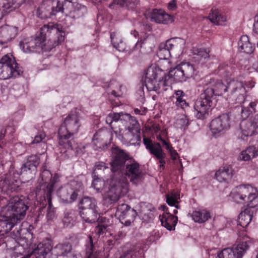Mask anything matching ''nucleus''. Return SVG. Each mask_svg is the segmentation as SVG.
Returning a JSON list of instances; mask_svg holds the SVG:
<instances>
[{"mask_svg": "<svg viewBox=\"0 0 258 258\" xmlns=\"http://www.w3.org/2000/svg\"><path fill=\"white\" fill-rule=\"evenodd\" d=\"M233 175V169L230 166H225L218 170L215 178L220 182H228Z\"/></svg>", "mask_w": 258, "mask_h": 258, "instance_id": "c85d7f7f", "label": "nucleus"}, {"mask_svg": "<svg viewBox=\"0 0 258 258\" xmlns=\"http://www.w3.org/2000/svg\"><path fill=\"white\" fill-rule=\"evenodd\" d=\"M111 20V16L110 15L106 16L105 18H104V16H103L100 13H99L97 16V20H98V22H99V23L101 22V21H103L104 23H107V22L110 21Z\"/></svg>", "mask_w": 258, "mask_h": 258, "instance_id": "13d9d810", "label": "nucleus"}, {"mask_svg": "<svg viewBox=\"0 0 258 258\" xmlns=\"http://www.w3.org/2000/svg\"><path fill=\"white\" fill-rule=\"evenodd\" d=\"M49 32L51 33H56L57 35L58 44L61 43L64 41L65 39V32L62 30L61 26L56 25V26L50 28V26L49 25Z\"/></svg>", "mask_w": 258, "mask_h": 258, "instance_id": "37998d69", "label": "nucleus"}, {"mask_svg": "<svg viewBox=\"0 0 258 258\" xmlns=\"http://www.w3.org/2000/svg\"><path fill=\"white\" fill-rule=\"evenodd\" d=\"M59 177L58 175H55L52 178L51 183L49 182V195L50 194L51 190H53L56 188L58 186V182L59 181Z\"/></svg>", "mask_w": 258, "mask_h": 258, "instance_id": "5fc2aeb1", "label": "nucleus"}, {"mask_svg": "<svg viewBox=\"0 0 258 258\" xmlns=\"http://www.w3.org/2000/svg\"><path fill=\"white\" fill-rule=\"evenodd\" d=\"M183 92L181 90H178L173 95V98L176 99L175 104L176 106L184 108L187 106L185 100L183 99Z\"/></svg>", "mask_w": 258, "mask_h": 258, "instance_id": "c03bdc74", "label": "nucleus"}, {"mask_svg": "<svg viewBox=\"0 0 258 258\" xmlns=\"http://www.w3.org/2000/svg\"><path fill=\"white\" fill-rule=\"evenodd\" d=\"M230 117L228 114H223L213 119L210 123V130L214 135L223 133L230 127Z\"/></svg>", "mask_w": 258, "mask_h": 258, "instance_id": "dca6fc26", "label": "nucleus"}, {"mask_svg": "<svg viewBox=\"0 0 258 258\" xmlns=\"http://www.w3.org/2000/svg\"><path fill=\"white\" fill-rule=\"evenodd\" d=\"M62 222L64 226L72 227L76 222V217L72 213H66L64 214Z\"/></svg>", "mask_w": 258, "mask_h": 258, "instance_id": "49530a36", "label": "nucleus"}, {"mask_svg": "<svg viewBox=\"0 0 258 258\" xmlns=\"http://www.w3.org/2000/svg\"><path fill=\"white\" fill-rule=\"evenodd\" d=\"M111 116L113 118V121L115 122L118 121L120 120L122 123V120L126 121H134L133 117L130 114L127 113H123L122 112L120 113H110Z\"/></svg>", "mask_w": 258, "mask_h": 258, "instance_id": "a18cd8bd", "label": "nucleus"}, {"mask_svg": "<svg viewBox=\"0 0 258 258\" xmlns=\"http://www.w3.org/2000/svg\"><path fill=\"white\" fill-rule=\"evenodd\" d=\"M252 219V214L248 210L241 212L238 216V223L242 227H246Z\"/></svg>", "mask_w": 258, "mask_h": 258, "instance_id": "a19ab883", "label": "nucleus"}, {"mask_svg": "<svg viewBox=\"0 0 258 258\" xmlns=\"http://www.w3.org/2000/svg\"><path fill=\"white\" fill-rule=\"evenodd\" d=\"M73 135L67 133L66 128L62 126L58 130V143L60 146L66 149H73L72 141L70 138Z\"/></svg>", "mask_w": 258, "mask_h": 258, "instance_id": "2f4dec72", "label": "nucleus"}, {"mask_svg": "<svg viewBox=\"0 0 258 258\" xmlns=\"http://www.w3.org/2000/svg\"><path fill=\"white\" fill-rule=\"evenodd\" d=\"M158 55L161 59L167 60L169 56H173L169 49L166 48L164 44V48H160L158 52Z\"/></svg>", "mask_w": 258, "mask_h": 258, "instance_id": "603ef678", "label": "nucleus"}, {"mask_svg": "<svg viewBox=\"0 0 258 258\" xmlns=\"http://www.w3.org/2000/svg\"><path fill=\"white\" fill-rule=\"evenodd\" d=\"M163 213L159 216L162 225L168 230H174L178 220L177 217L169 213L165 206H163Z\"/></svg>", "mask_w": 258, "mask_h": 258, "instance_id": "5701e85b", "label": "nucleus"}, {"mask_svg": "<svg viewBox=\"0 0 258 258\" xmlns=\"http://www.w3.org/2000/svg\"><path fill=\"white\" fill-rule=\"evenodd\" d=\"M11 181L9 179L8 177H6L4 179L0 181V186H1L2 190H7L9 185L11 184Z\"/></svg>", "mask_w": 258, "mask_h": 258, "instance_id": "6e6d98bb", "label": "nucleus"}, {"mask_svg": "<svg viewBox=\"0 0 258 258\" xmlns=\"http://www.w3.org/2000/svg\"><path fill=\"white\" fill-rule=\"evenodd\" d=\"M197 56H201V59H206V58L209 57V54L206 51L201 50L198 52Z\"/></svg>", "mask_w": 258, "mask_h": 258, "instance_id": "0e129e2a", "label": "nucleus"}, {"mask_svg": "<svg viewBox=\"0 0 258 258\" xmlns=\"http://www.w3.org/2000/svg\"><path fill=\"white\" fill-rule=\"evenodd\" d=\"M47 2L44 1L37 9L38 16L42 19L47 18Z\"/></svg>", "mask_w": 258, "mask_h": 258, "instance_id": "8fccbe9b", "label": "nucleus"}, {"mask_svg": "<svg viewBox=\"0 0 258 258\" xmlns=\"http://www.w3.org/2000/svg\"><path fill=\"white\" fill-rule=\"evenodd\" d=\"M166 202L170 206H174L176 209L179 208L178 204L180 201L179 191L173 190L166 196Z\"/></svg>", "mask_w": 258, "mask_h": 258, "instance_id": "ea45409f", "label": "nucleus"}, {"mask_svg": "<svg viewBox=\"0 0 258 258\" xmlns=\"http://www.w3.org/2000/svg\"><path fill=\"white\" fill-rule=\"evenodd\" d=\"M137 4V0H113L109 5L111 9L117 10L124 6L128 8L133 9L135 5Z\"/></svg>", "mask_w": 258, "mask_h": 258, "instance_id": "e433bc0d", "label": "nucleus"}, {"mask_svg": "<svg viewBox=\"0 0 258 258\" xmlns=\"http://www.w3.org/2000/svg\"><path fill=\"white\" fill-rule=\"evenodd\" d=\"M210 21L216 25H224L227 21V16L223 14L221 10L212 9L209 15Z\"/></svg>", "mask_w": 258, "mask_h": 258, "instance_id": "473e14b6", "label": "nucleus"}, {"mask_svg": "<svg viewBox=\"0 0 258 258\" xmlns=\"http://www.w3.org/2000/svg\"><path fill=\"white\" fill-rule=\"evenodd\" d=\"M102 169L103 170H107V171H109V169L108 167H106L104 163L100 162H97L94 167V171Z\"/></svg>", "mask_w": 258, "mask_h": 258, "instance_id": "4d7b16f0", "label": "nucleus"}, {"mask_svg": "<svg viewBox=\"0 0 258 258\" xmlns=\"http://www.w3.org/2000/svg\"><path fill=\"white\" fill-rule=\"evenodd\" d=\"M111 136L112 134L106 130H101L97 132L94 135L92 142L94 145L97 146L99 144L98 147H101V144H106L108 139L110 141Z\"/></svg>", "mask_w": 258, "mask_h": 258, "instance_id": "72a5a7b5", "label": "nucleus"}, {"mask_svg": "<svg viewBox=\"0 0 258 258\" xmlns=\"http://www.w3.org/2000/svg\"><path fill=\"white\" fill-rule=\"evenodd\" d=\"M39 164V158L36 155H31L27 157L26 162L23 164L21 168V175L24 177V174L27 171L31 173V170H34Z\"/></svg>", "mask_w": 258, "mask_h": 258, "instance_id": "7c9ffc66", "label": "nucleus"}, {"mask_svg": "<svg viewBox=\"0 0 258 258\" xmlns=\"http://www.w3.org/2000/svg\"><path fill=\"white\" fill-rule=\"evenodd\" d=\"M258 156V146H249L243 150L238 155L239 161H250Z\"/></svg>", "mask_w": 258, "mask_h": 258, "instance_id": "cd10ccee", "label": "nucleus"}, {"mask_svg": "<svg viewBox=\"0 0 258 258\" xmlns=\"http://www.w3.org/2000/svg\"><path fill=\"white\" fill-rule=\"evenodd\" d=\"M244 118L240 122L236 134L239 140L247 142L250 137L258 133V114L252 118Z\"/></svg>", "mask_w": 258, "mask_h": 258, "instance_id": "1a4fd4ad", "label": "nucleus"}, {"mask_svg": "<svg viewBox=\"0 0 258 258\" xmlns=\"http://www.w3.org/2000/svg\"><path fill=\"white\" fill-rule=\"evenodd\" d=\"M152 130L156 133H158L161 132V133H160L159 135L157 136V140H160L162 142L163 145L165 146V149L170 153L171 157L172 159L176 160L177 159L178 157V154L176 151L173 149L169 143L162 139L161 137V134L163 136H166V131L165 130L161 131V128L158 124H153L152 126Z\"/></svg>", "mask_w": 258, "mask_h": 258, "instance_id": "a878e982", "label": "nucleus"}, {"mask_svg": "<svg viewBox=\"0 0 258 258\" xmlns=\"http://www.w3.org/2000/svg\"><path fill=\"white\" fill-rule=\"evenodd\" d=\"M81 119L82 117L79 111L77 109L72 110L66 117L60 127L63 126L66 128L67 133L73 135L78 132L81 125L80 122Z\"/></svg>", "mask_w": 258, "mask_h": 258, "instance_id": "f8f14e48", "label": "nucleus"}, {"mask_svg": "<svg viewBox=\"0 0 258 258\" xmlns=\"http://www.w3.org/2000/svg\"><path fill=\"white\" fill-rule=\"evenodd\" d=\"M230 196L233 201L249 208L258 205V190L250 184H241L235 187Z\"/></svg>", "mask_w": 258, "mask_h": 258, "instance_id": "39448f33", "label": "nucleus"}, {"mask_svg": "<svg viewBox=\"0 0 258 258\" xmlns=\"http://www.w3.org/2000/svg\"><path fill=\"white\" fill-rule=\"evenodd\" d=\"M48 32V24H45L35 37L25 38L20 41V48L25 53L46 52L48 49L46 40Z\"/></svg>", "mask_w": 258, "mask_h": 258, "instance_id": "20e7f679", "label": "nucleus"}, {"mask_svg": "<svg viewBox=\"0 0 258 258\" xmlns=\"http://www.w3.org/2000/svg\"><path fill=\"white\" fill-rule=\"evenodd\" d=\"M149 17L152 21L157 23L168 24L172 23L174 20L173 16L162 10H153Z\"/></svg>", "mask_w": 258, "mask_h": 258, "instance_id": "393cba45", "label": "nucleus"}, {"mask_svg": "<svg viewBox=\"0 0 258 258\" xmlns=\"http://www.w3.org/2000/svg\"><path fill=\"white\" fill-rule=\"evenodd\" d=\"M228 88L230 97L233 100L240 104L243 102L246 91L243 82L237 80H231L228 83Z\"/></svg>", "mask_w": 258, "mask_h": 258, "instance_id": "ddd939ff", "label": "nucleus"}, {"mask_svg": "<svg viewBox=\"0 0 258 258\" xmlns=\"http://www.w3.org/2000/svg\"><path fill=\"white\" fill-rule=\"evenodd\" d=\"M214 94L216 95H221L228 91V85L224 84L223 82H219L216 85L215 90L213 89Z\"/></svg>", "mask_w": 258, "mask_h": 258, "instance_id": "3c124183", "label": "nucleus"}, {"mask_svg": "<svg viewBox=\"0 0 258 258\" xmlns=\"http://www.w3.org/2000/svg\"><path fill=\"white\" fill-rule=\"evenodd\" d=\"M50 251L51 254L57 256H66L67 258H78V256L71 252V245L69 243L58 244L51 250L49 249V252Z\"/></svg>", "mask_w": 258, "mask_h": 258, "instance_id": "bb28decb", "label": "nucleus"}, {"mask_svg": "<svg viewBox=\"0 0 258 258\" xmlns=\"http://www.w3.org/2000/svg\"><path fill=\"white\" fill-rule=\"evenodd\" d=\"M239 49L246 53H251L254 49V45L250 42L247 35H242L238 42Z\"/></svg>", "mask_w": 258, "mask_h": 258, "instance_id": "f704fd0d", "label": "nucleus"}, {"mask_svg": "<svg viewBox=\"0 0 258 258\" xmlns=\"http://www.w3.org/2000/svg\"><path fill=\"white\" fill-rule=\"evenodd\" d=\"M195 70L192 64L182 62L165 75L158 66L152 64L144 71L143 79L148 91L160 93L166 90L172 81L185 82L192 77Z\"/></svg>", "mask_w": 258, "mask_h": 258, "instance_id": "f257e3e1", "label": "nucleus"}, {"mask_svg": "<svg viewBox=\"0 0 258 258\" xmlns=\"http://www.w3.org/2000/svg\"><path fill=\"white\" fill-rule=\"evenodd\" d=\"M126 175L133 183H137L141 181L143 177V173L140 169L139 164L133 162L127 164L126 166Z\"/></svg>", "mask_w": 258, "mask_h": 258, "instance_id": "4be33fe9", "label": "nucleus"}, {"mask_svg": "<svg viewBox=\"0 0 258 258\" xmlns=\"http://www.w3.org/2000/svg\"><path fill=\"white\" fill-rule=\"evenodd\" d=\"M167 8H168V9L170 11L175 10L177 8L176 0L171 1L168 3Z\"/></svg>", "mask_w": 258, "mask_h": 258, "instance_id": "680f3d73", "label": "nucleus"}, {"mask_svg": "<svg viewBox=\"0 0 258 258\" xmlns=\"http://www.w3.org/2000/svg\"><path fill=\"white\" fill-rule=\"evenodd\" d=\"M112 154L111 170L112 172L115 173L121 170L125 161L128 158V155L123 150L117 147L112 149Z\"/></svg>", "mask_w": 258, "mask_h": 258, "instance_id": "6ab92c4d", "label": "nucleus"}, {"mask_svg": "<svg viewBox=\"0 0 258 258\" xmlns=\"http://www.w3.org/2000/svg\"><path fill=\"white\" fill-rule=\"evenodd\" d=\"M45 137V135L43 133H40L39 135L35 137L34 139L31 142V144L39 143L41 142Z\"/></svg>", "mask_w": 258, "mask_h": 258, "instance_id": "bf43d9fd", "label": "nucleus"}, {"mask_svg": "<svg viewBox=\"0 0 258 258\" xmlns=\"http://www.w3.org/2000/svg\"><path fill=\"white\" fill-rule=\"evenodd\" d=\"M18 33V28L16 27L8 25L0 27V42L2 44L7 43L14 39Z\"/></svg>", "mask_w": 258, "mask_h": 258, "instance_id": "b1692460", "label": "nucleus"}, {"mask_svg": "<svg viewBox=\"0 0 258 258\" xmlns=\"http://www.w3.org/2000/svg\"><path fill=\"white\" fill-rule=\"evenodd\" d=\"M188 124V119L185 115L181 114L179 115L174 123V125L177 128L184 129Z\"/></svg>", "mask_w": 258, "mask_h": 258, "instance_id": "de8ad7c7", "label": "nucleus"}, {"mask_svg": "<svg viewBox=\"0 0 258 258\" xmlns=\"http://www.w3.org/2000/svg\"><path fill=\"white\" fill-rule=\"evenodd\" d=\"M28 207L19 197L15 196L10 199L8 204L3 206L0 212L2 219L1 225L10 231L15 224L24 219Z\"/></svg>", "mask_w": 258, "mask_h": 258, "instance_id": "7ed1b4c3", "label": "nucleus"}, {"mask_svg": "<svg viewBox=\"0 0 258 258\" xmlns=\"http://www.w3.org/2000/svg\"><path fill=\"white\" fill-rule=\"evenodd\" d=\"M110 38L111 43L114 48L119 51L125 52L127 53H131L136 49H140L142 47L143 44H144V42H142V40H140L136 43V45L133 48H131L130 46H127L126 44L121 40L119 37L111 34Z\"/></svg>", "mask_w": 258, "mask_h": 258, "instance_id": "412c9836", "label": "nucleus"}, {"mask_svg": "<svg viewBox=\"0 0 258 258\" xmlns=\"http://www.w3.org/2000/svg\"><path fill=\"white\" fill-rule=\"evenodd\" d=\"M92 186L103 196V200L108 204L116 202L121 195L128 190V182L126 180H117L113 179L106 181L94 175L92 183Z\"/></svg>", "mask_w": 258, "mask_h": 258, "instance_id": "f03ea898", "label": "nucleus"}, {"mask_svg": "<svg viewBox=\"0 0 258 258\" xmlns=\"http://www.w3.org/2000/svg\"><path fill=\"white\" fill-rule=\"evenodd\" d=\"M133 123V125L132 126H128V133L131 134L136 139L139 140L140 139V134L139 124L136 121L135 122H130V123Z\"/></svg>", "mask_w": 258, "mask_h": 258, "instance_id": "09e8293b", "label": "nucleus"}, {"mask_svg": "<svg viewBox=\"0 0 258 258\" xmlns=\"http://www.w3.org/2000/svg\"><path fill=\"white\" fill-rule=\"evenodd\" d=\"M42 245L39 244L37 246L38 249H36L34 251V253H36L37 251L38 254H40L38 257L36 258H45L47 254V251L46 248L42 249Z\"/></svg>", "mask_w": 258, "mask_h": 258, "instance_id": "864d4df0", "label": "nucleus"}, {"mask_svg": "<svg viewBox=\"0 0 258 258\" xmlns=\"http://www.w3.org/2000/svg\"><path fill=\"white\" fill-rule=\"evenodd\" d=\"M115 215L122 224L128 226L134 221L137 216V212L127 205L122 204L118 206Z\"/></svg>", "mask_w": 258, "mask_h": 258, "instance_id": "2eb2a0df", "label": "nucleus"}, {"mask_svg": "<svg viewBox=\"0 0 258 258\" xmlns=\"http://www.w3.org/2000/svg\"><path fill=\"white\" fill-rule=\"evenodd\" d=\"M81 182L73 181L70 182V185L62 188L59 190L58 194L65 202L72 203L74 201L78 196L77 192L82 189Z\"/></svg>", "mask_w": 258, "mask_h": 258, "instance_id": "4468645a", "label": "nucleus"}, {"mask_svg": "<svg viewBox=\"0 0 258 258\" xmlns=\"http://www.w3.org/2000/svg\"><path fill=\"white\" fill-rule=\"evenodd\" d=\"M41 178L43 182L40 186V191L38 195H40L39 202L41 207H45L48 204V183L47 177V165L45 163L41 168Z\"/></svg>", "mask_w": 258, "mask_h": 258, "instance_id": "f3484780", "label": "nucleus"}, {"mask_svg": "<svg viewBox=\"0 0 258 258\" xmlns=\"http://www.w3.org/2000/svg\"><path fill=\"white\" fill-rule=\"evenodd\" d=\"M49 220L54 219L55 217V215L54 213V209H51V205L50 202H49Z\"/></svg>", "mask_w": 258, "mask_h": 258, "instance_id": "338daca9", "label": "nucleus"}, {"mask_svg": "<svg viewBox=\"0 0 258 258\" xmlns=\"http://www.w3.org/2000/svg\"><path fill=\"white\" fill-rule=\"evenodd\" d=\"M143 142L149 152L159 160L160 168L163 167L165 163V154L162 151L161 145L159 143L153 142L150 139L146 138H144Z\"/></svg>", "mask_w": 258, "mask_h": 258, "instance_id": "a211bd4d", "label": "nucleus"}, {"mask_svg": "<svg viewBox=\"0 0 258 258\" xmlns=\"http://www.w3.org/2000/svg\"><path fill=\"white\" fill-rule=\"evenodd\" d=\"M113 121V118L110 113L106 118V122L107 124H111Z\"/></svg>", "mask_w": 258, "mask_h": 258, "instance_id": "774afa93", "label": "nucleus"}, {"mask_svg": "<svg viewBox=\"0 0 258 258\" xmlns=\"http://www.w3.org/2000/svg\"><path fill=\"white\" fill-rule=\"evenodd\" d=\"M92 210L94 213L88 211L85 214L80 215L82 219L86 222L92 223L96 221L98 222V225L96 227L95 232L100 236L108 230L107 228L111 225V223L105 217H98L99 214L98 208L92 209Z\"/></svg>", "mask_w": 258, "mask_h": 258, "instance_id": "9b49d317", "label": "nucleus"}, {"mask_svg": "<svg viewBox=\"0 0 258 258\" xmlns=\"http://www.w3.org/2000/svg\"><path fill=\"white\" fill-rule=\"evenodd\" d=\"M13 1V4H11L8 0H0V11L7 14L13 10L19 7L22 3V0L17 3H16V0Z\"/></svg>", "mask_w": 258, "mask_h": 258, "instance_id": "58836bf2", "label": "nucleus"}, {"mask_svg": "<svg viewBox=\"0 0 258 258\" xmlns=\"http://www.w3.org/2000/svg\"><path fill=\"white\" fill-rule=\"evenodd\" d=\"M5 133H6L5 130H2L0 132V147L1 148H2L4 145V143L2 141L5 137Z\"/></svg>", "mask_w": 258, "mask_h": 258, "instance_id": "69168bd1", "label": "nucleus"}, {"mask_svg": "<svg viewBox=\"0 0 258 258\" xmlns=\"http://www.w3.org/2000/svg\"><path fill=\"white\" fill-rule=\"evenodd\" d=\"M214 92L213 88H208L201 94L194 105V114L198 119H203L208 115L214 106Z\"/></svg>", "mask_w": 258, "mask_h": 258, "instance_id": "423d86ee", "label": "nucleus"}, {"mask_svg": "<svg viewBox=\"0 0 258 258\" xmlns=\"http://www.w3.org/2000/svg\"><path fill=\"white\" fill-rule=\"evenodd\" d=\"M96 201L93 199L89 197H85L83 198L80 202L79 204V208L80 209V214H85V213L91 212L94 213L92 209L97 208Z\"/></svg>", "mask_w": 258, "mask_h": 258, "instance_id": "c756f323", "label": "nucleus"}, {"mask_svg": "<svg viewBox=\"0 0 258 258\" xmlns=\"http://www.w3.org/2000/svg\"><path fill=\"white\" fill-rule=\"evenodd\" d=\"M143 252V250L141 249L139 245L134 246L120 258H137L141 256Z\"/></svg>", "mask_w": 258, "mask_h": 258, "instance_id": "79ce46f5", "label": "nucleus"}, {"mask_svg": "<svg viewBox=\"0 0 258 258\" xmlns=\"http://www.w3.org/2000/svg\"><path fill=\"white\" fill-rule=\"evenodd\" d=\"M22 73V68L19 66L12 55L7 54L0 58V79L17 77Z\"/></svg>", "mask_w": 258, "mask_h": 258, "instance_id": "6e6552de", "label": "nucleus"}, {"mask_svg": "<svg viewBox=\"0 0 258 258\" xmlns=\"http://www.w3.org/2000/svg\"><path fill=\"white\" fill-rule=\"evenodd\" d=\"M111 129L113 131L115 134L116 136V137L118 138L119 140L122 141L123 139V133H122L123 129H121L119 128L118 130L113 129L112 126H111Z\"/></svg>", "mask_w": 258, "mask_h": 258, "instance_id": "052dcab7", "label": "nucleus"}, {"mask_svg": "<svg viewBox=\"0 0 258 258\" xmlns=\"http://www.w3.org/2000/svg\"><path fill=\"white\" fill-rule=\"evenodd\" d=\"M185 40L178 37L170 39L165 43L166 48L169 49L173 55L176 57L182 54L185 48Z\"/></svg>", "mask_w": 258, "mask_h": 258, "instance_id": "aec40b11", "label": "nucleus"}, {"mask_svg": "<svg viewBox=\"0 0 258 258\" xmlns=\"http://www.w3.org/2000/svg\"><path fill=\"white\" fill-rule=\"evenodd\" d=\"M239 243L232 248H224L218 253L219 258H241L252 243L251 239L244 236Z\"/></svg>", "mask_w": 258, "mask_h": 258, "instance_id": "9d476101", "label": "nucleus"}, {"mask_svg": "<svg viewBox=\"0 0 258 258\" xmlns=\"http://www.w3.org/2000/svg\"><path fill=\"white\" fill-rule=\"evenodd\" d=\"M243 102L244 104H247V105H244L242 107L241 116L243 118H248L251 114L255 112L258 101H254L247 102V101H243Z\"/></svg>", "mask_w": 258, "mask_h": 258, "instance_id": "4c0bfd02", "label": "nucleus"}, {"mask_svg": "<svg viewBox=\"0 0 258 258\" xmlns=\"http://www.w3.org/2000/svg\"><path fill=\"white\" fill-rule=\"evenodd\" d=\"M93 248V240L91 236H89V243L87 245V249L88 252H91Z\"/></svg>", "mask_w": 258, "mask_h": 258, "instance_id": "e2e57ef3", "label": "nucleus"}, {"mask_svg": "<svg viewBox=\"0 0 258 258\" xmlns=\"http://www.w3.org/2000/svg\"><path fill=\"white\" fill-rule=\"evenodd\" d=\"M52 3H55L56 7L52 9L51 15H62L64 14L66 16H69L72 18H78L83 16L86 12V8L76 2L66 0L63 3L62 6L58 2L53 1Z\"/></svg>", "mask_w": 258, "mask_h": 258, "instance_id": "0eeeda50", "label": "nucleus"}, {"mask_svg": "<svg viewBox=\"0 0 258 258\" xmlns=\"http://www.w3.org/2000/svg\"><path fill=\"white\" fill-rule=\"evenodd\" d=\"M192 217L195 222L202 223L210 218L211 214L206 209H199L192 212Z\"/></svg>", "mask_w": 258, "mask_h": 258, "instance_id": "c9c22d12", "label": "nucleus"}]
</instances>
